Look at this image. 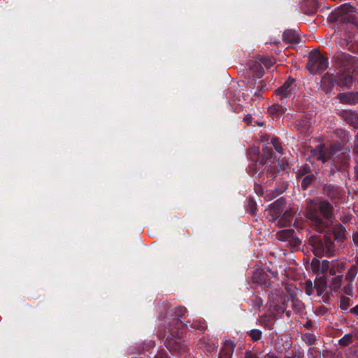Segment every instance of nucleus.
<instances>
[{"mask_svg": "<svg viewBox=\"0 0 358 358\" xmlns=\"http://www.w3.org/2000/svg\"><path fill=\"white\" fill-rule=\"evenodd\" d=\"M185 326H187V324H185ZM185 327V324H184ZM185 331V327L183 328V332Z\"/></svg>", "mask_w": 358, "mask_h": 358, "instance_id": "69168bd1", "label": "nucleus"}, {"mask_svg": "<svg viewBox=\"0 0 358 358\" xmlns=\"http://www.w3.org/2000/svg\"><path fill=\"white\" fill-rule=\"evenodd\" d=\"M256 165H257V164H256V163H255V164H252V166H250V170H252V169H253V167H252V166H256Z\"/></svg>", "mask_w": 358, "mask_h": 358, "instance_id": "680f3d73", "label": "nucleus"}, {"mask_svg": "<svg viewBox=\"0 0 358 358\" xmlns=\"http://www.w3.org/2000/svg\"><path fill=\"white\" fill-rule=\"evenodd\" d=\"M315 287L318 296H322L327 290L326 280L324 278H320L315 281Z\"/></svg>", "mask_w": 358, "mask_h": 358, "instance_id": "aec40b11", "label": "nucleus"}, {"mask_svg": "<svg viewBox=\"0 0 358 358\" xmlns=\"http://www.w3.org/2000/svg\"><path fill=\"white\" fill-rule=\"evenodd\" d=\"M345 229L341 224L334 228V236L336 239H342L345 236Z\"/></svg>", "mask_w": 358, "mask_h": 358, "instance_id": "bb28decb", "label": "nucleus"}, {"mask_svg": "<svg viewBox=\"0 0 358 358\" xmlns=\"http://www.w3.org/2000/svg\"><path fill=\"white\" fill-rule=\"evenodd\" d=\"M345 120L354 127H358V115L351 112H345Z\"/></svg>", "mask_w": 358, "mask_h": 358, "instance_id": "b1692460", "label": "nucleus"}, {"mask_svg": "<svg viewBox=\"0 0 358 358\" xmlns=\"http://www.w3.org/2000/svg\"><path fill=\"white\" fill-rule=\"evenodd\" d=\"M258 60L261 64H263L267 69H270L275 63V59L268 56H262Z\"/></svg>", "mask_w": 358, "mask_h": 358, "instance_id": "393cba45", "label": "nucleus"}, {"mask_svg": "<svg viewBox=\"0 0 358 358\" xmlns=\"http://www.w3.org/2000/svg\"><path fill=\"white\" fill-rule=\"evenodd\" d=\"M343 275H338L332 278L329 285V288L331 291L336 292L341 289L343 284Z\"/></svg>", "mask_w": 358, "mask_h": 358, "instance_id": "412c9836", "label": "nucleus"}, {"mask_svg": "<svg viewBox=\"0 0 358 358\" xmlns=\"http://www.w3.org/2000/svg\"><path fill=\"white\" fill-rule=\"evenodd\" d=\"M350 306V299L348 298L343 297L341 301V308L342 310H347Z\"/></svg>", "mask_w": 358, "mask_h": 358, "instance_id": "58836bf2", "label": "nucleus"}, {"mask_svg": "<svg viewBox=\"0 0 358 358\" xmlns=\"http://www.w3.org/2000/svg\"><path fill=\"white\" fill-rule=\"evenodd\" d=\"M268 140H269V137L267 135H264L261 137L262 141L264 142V141H268Z\"/></svg>", "mask_w": 358, "mask_h": 358, "instance_id": "4d7b16f0", "label": "nucleus"}, {"mask_svg": "<svg viewBox=\"0 0 358 358\" xmlns=\"http://www.w3.org/2000/svg\"><path fill=\"white\" fill-rule=\"evenodd\" d=\"M324 194L335 204L342 202L345 199V191L341 187L332 184H326L323 187Z\"/></svg>", "mask_w": 358, "mask_h": 358, "instance_id": "1a4fd4ad", "label": "nucleus"}, {"mask_svg": "<svg viewBox=\"0 0 358 358\" xmlns=\"http://www.w3.org/2000/svg\"><path fill=\"white\" fill-rule=\"evenodd\" d=\"M352 343V335L350 334H345L339 340V344L342 346H347Z\"/></svg>", "mask_w": 358, "mask_h": 358, "instance_id": "7c9ffc66", "label": "nucleus"}, {"mask_svg": "<svg viewBox=\"0 0 358 358\" xmlns=\"http://www.w3.org/2000/svg\"><path fill=\"white\" fill-rule=\"evenodd\" d=\"M252 301H253V308L255 310H259L260 309L261 306H262V299L255 296H254Z\"/></svg>", "mask_w": 358, "mask_h": 358, "instance_id": "e433bc0d", "label": "nucleus"}, {"mask_svg": "<svg viewBox=\"0 0 358 358\" xmlns=\"http://www.w3.org/2000/svg\"><path fill=\"white\" fill-rule=\"evenodd\" d=\"M271 143L273 145V146L274 147L276 152H278V153H280V154L283 153L282 146L277 138H273L271 139Z\"/></svg>", "mask_w": 358, "mask_h": 358, "instance_id": "473e14b6", "label": "nucleus"}, {"mask_svg": "<svg viewBox=\"0 0 358 358\" xmlns=\"http://www.w3.org/2000/svg\"><path fill=\"white\" fill-rule=\"evenodd\" d=\"M355 8L348 3H344L338 7L336 10V15L338 18H340L341 20H343V16L349 13L353 12Z\"/></svg>", "mask_w": 358, "mask_h": 358, "instance_id": "6ab92c4d", "label": "nucleus"}, {"mask_svg": "<svg viewBox=\"0 0 358 358\" xmlns=\"http://www.w3.org/2000/svg\"><path fill=\"white\" fill-rule=\"evenodd\" d=\"M250 73L255 78H260L264 74V71L258 59L250 60L248 62Z\"/></svg>", "mask_w": 358, "mask_h": 358, "instance_id": "ddd939ff", "label": "nucleus"}, {"mask_svg": "<svg viewBox=\"0 0 358 358\" xmlns=\"http://www.w3.org/2000/svg\"><path fill=\"white\" fill-rule=\"evenodd\" d=\"M310 241L316 256H331L335 251L334 242L327 234L313 236Z\"/></svg>", "mask_w": 358, "mask_h": 358, "instance_id": "7ed1b4c3", "label": "nucleus"}, {"mask_svg": "<svg viewBox=\"0 0 358 358\" xmlns=\"http://www.w3.org/2000/svg\"><path fill=\"white\" fill-rule=\"evenodd\" d=\"M261 189H262V187L260 186L257 185H256L255 187V191H256V192L257 194L262 193Z\"/></svg>", "mask_w": 358, "mask_h": 358, "instance_id": "6e6d98bb", "label": "nucleus"}, {"mask_svg": "<svg viewBox=\"0 0 358 358\" xmlns=\"http://www.w3.org/2000/svg\"><path fill=\"white\" fill-rule=\"evenodd\" d=\"M234 350V343L231 341H225L220 352L219 358H231Z\"/></svg>", "mask_w": 358, "mask_h": 358, "instance_id": "dca6fc26", "label": "nucleus"}, {"mask_svg": "<svg viewBox=\"0 0 358 358\" xmlns=\"http://www.w3.org/2000/svg\"><path fill=\"white\" fill-rule=\"evenodd\" d=\"M285 104L286 103L275 101V103L268 108V112L272 115H282L286 110Z\"/></svg>", "mask_w": 358, "mask_h": 358, "instance_id": "f3484780", "label": "nucleus"}, {"mask_svg": "<svg viewBox=\"0 0 358 358\" xmlns=\"http://www.w3.org/2000/svg\"><path fill=\"white\" fill-rule=\"evenodd\" d=\"M336 133L338 134H341V135H343V139H342V143H345L346 142L348 141V134L345 131H343V130H337L336 131Z\"/></svg>", "mask_w": 358, "mask_h": 358, "instance_id": "37998d69", "label": "nucleus"}, {"mask_svg": "<svg viewBox=\"0 0 358 358\" xmlns=\"http://www.w3.org/2000/svg\"><path fill=\"white\" fill-rule=\"evenodd\" d=\"M357 165L355 166V172L357 177H358V159H356Z\"/></svg>", "mask_w": 358, "mask_h": 358, "instance_id": "13d9d810", "label": "nucleus"}, {"mask_svg": "<svg viewBox=\"0 0 358 358\" xmlns=\"http://www.w3.org/2000/svg\"><path fill=\"white\" fill-rule=\"evenodd\" d=\"M262 318L264 322H266L268 324H272L276 318V315L275 313L272 312L268 315H264Z\"/></svg>", "mask_w": 358, "mask_h": 358, "instance_id": "72a5a7b5", "label": "nucleus"}, {"mask_svg": "<svg viewBox=\"0 0 358 358\" xmlns=\"http://www.w3.org/2000/svg\"><path fill=\"white\" fill-rule=\"evenodd\" d=\"M257 124L259 126H262V125H263V122H257Z\"/></svg>", "mask_w": 358, "mask_h": 358, "instance_id": "e2e57ef3", "label": "nucleus"}, {"mask_svg": "<svg viewBox=\"0 0 358 358\" xmlns=\"http://www.w3.org/2000/svg\"><path fill=\"white\" fill-rule=\"evenodd\" d=\"M268 174H271V177H273V176H274V174H273V173H272L271 172H269V173H268Z\"/></svg>", "mask_w": 358, "mask_h": 358, "instance_id": "0e129e2a", "label": "nucleus"}, {"mask_svg": "<svg viewBox=\"0 0 358 358\" xmlns=\"http://www.w3.org/2000/svg\"><path fill=\"white\" fill-rule=\"evenodd\" d=\"M295 212L292 209L287 210L283 215L278 217L275 220L277 221V225L280 227H285L289 226L292 222V217Z\"/></svg>", "mask_w": 358, "mask_h": 358, "instance_id": "2eb2a0df", "label": "nucleus"}, {"mask_svg": "<svg viewBox=\"0 0 358 358\" xmlns=\"http://www.w3.org/2000/svg\"><path fill=\"white\" fill-rule=\"evenodd\" d=\"M310 326H311L310 324H309V323L307 324V327H310Z\"/></svg>", "mask_w": 358, "mask_h": 358, "instance_id": "338daca9", "label": "nucleus"}, {"mask_svg": "<svg viewBox=\"0 0 358 358\" xmlns=\"http://www.w3.org/2000/svg\"><path fill=\"white\" fill-rule=\"evenodd\" d=\"M245 358H259V357L256 354L251 352L250 351H247L245 353Z\"/></svg>", "mask_w": 358, "mask_h": 358, "instance_id": "49530a36", "label": "nucleus"}, {"mask_svg": "<svg viewBox=\"0 0 358 358\" xmlns=\"http://www.w3.org/2000/svg\"><path fill=\"white\" fill-rule=\"evenodd\" d=\"M285 306L284 304H282V306H275L274 307V313L276 315L282 314L285 312Z\"/></svg>", "mask_w": 358, "mask_h": 358, "instance_id": "a19ab883", "label": "nucleus"}, {"mask_svg": "<svg viewBox=\"0 0 358 358\" xmlns=\"http://www.w3.org/2000/svg\"><path fill=\"white\" fill-rule=\"evenodd\" d=\"M311 126L310 118L303 115L295 124V129L300 133L306 134L309 132Z\"/></svg>", "mask_w": 358, "mask_h": 358, "instance_id": "4468645a", "label": "nucleus"}, {"mask_svg": "<svg viewBox=\"0 0 358 358\" xmlns=\"http://www.w3.org/2000/svg\"><path fill=\"white\" fill-rule=\"evenodd\" d=\"M192 327L196 329L203 330L206 328V324L202 321H195L192 323Z\"/></svg>", "mask_w": 358, "mask_h": 358, "instance_id": "4c0bfd02", "label": "nucleus"}, {"mask_svg": "<svg viewBox=\"0 0 358 358\" xmlns=\"http://www.w3.org/2000/svg\"><path fill=\"white\" fill-rule=\"evenodd\" d=\"M282 192V190H275V193H273L272 196H269V194L270 192H266V198L268 199V200H271L273 198L278 196L280 194H281Z\"/></svg>", "mask_w": 358, "mask_h": 358, "instance_id": "c03bdc74", "label": "nucleus"}, {"mask_svg": "<svg viewBox=\"0 0 358 358\" xmlns=\"http://www.w3.org/2000/svg\"><path fill=\"white\" fill-rule=\"evenodd\" d=\"M358 273L357 266L352 265L345 275V280L348 282H352Z\"/></svg>", "mask_w": 358, "mask_h": 358, "instance_id": "4be33fe9", "label": "nucleus"}, {"mask_svg": "<svg viewBox=\"0 0 358 358\" xmlns=\"http://www.w3.org/2000/svg\"><path fill=\"white\" fill-rule=\"evenodd\" d=\"M262 152H263V155L266 158L268 159V158L271 157L273 152H272V149L271 148L266 147L262 149Z\"/></svg>", "mask_w": 358, "mask_h": 358, "instance_id": "79ce46f5", "label": "nucleus"}, {"mask_svg": "<svg viewBox=\"0 0 358 358\" xmlns=\"http://www.w3.org/2000/svg\"><path fill=\"white\" fill-rule=\"evenodd\" d=\"M343 291L346 295L352 296L353 295L352 282H348L343 287Z\"/></svg>", "mask_w": 358, "mask_h": 358, "instance_id": "c9c22d12", "label": "nucleus"}, {"mask_svg": "<svg viewBox=\"0 0 358 358\" xmlns=\"http://www.w3.org/2000/svg\"><path fill=\"white\" fill-rule=\"evenodd\" d=\"M334 59L341 71H355L358 66V58L345 52H337Z\"/></svg>", "mask_w": 358, "mask_h": 358, "instance_id": "423d86ee", "label": "nucleus"}, {"mask_svg": "<svg viewBox=\"0 0 358 358\" xmlns=\"http://www.w3.org/2000/svg\"><path fill=\"white\" fill-rule=\"evenodd\" d=\"M155 358H169L166 353L164 352H158Z\"/></svg>", "mask_w": 358, "mask_h": 358, "instance_id": "09e8293b", "label": "nucleus"}, {"mask_svg": "<svg viewBox=\"0 0 358 358\" xmlns=\"http://www.w3.org/2000/svg\"><path fill=\"white\" fill-rule=\"evenodd\" d=\"M328 59L317 50L311 51L309 54L306 67L311 73L324 71L328 67Z\"/></svg>", "mask_w": 358, "mask_h": 358, "instance_id": "20e7f679", "label": "nucleus"}, {"mask_svg": "<svg viewBox=\"0 0 358 358\" xmlns=\"http://www.w3.org/2000/svg\"><path fill=\"white\" fill-rule=\"evenodd\" d=\"M248 211L252 215H255L257 211V205L253 199L249 198L248 202Z\"/></svg>", "mask_w": 358, "mask_h": 358, "instance_id": "2f4dec72", "label": "nucleus"}, {"mask_svg": "<svg viewBox=\"0 0 358 358\" xmlns=\"http://www.w3.org/2000/svg\"><path fill=\"white\" fill-rule=\"evenodd\" d=\"M243 121L248 124H250L252 121V115L249 114L245 115V117L243 118Z\"/></svg>", "mask_w": 358, "mask_h": 358, "instance_id": "8fccbe9b", "label": "nucleus"}, {"mask_svg": "<svg viewBox=\"0 0 358 358\" xmlns=\"http://www.w3.org/2000/svg\"><path fill=\"white\" fill-rule=\"evenodd\" d=\"M346 267L345 261L323 260L321 264V271L323 273H329L331 275H341Z\"/></svg>", "mask_w": 358, "mask_h": 358, "instance_id": "6e6552de", "label": "nucleus"}, {"mask_svg": "<svg viewBox=\"0 0 358 358\" xmlns=\"http://www.w3.org/2000/svg\"><path fill=\"white\" fill-rule=\"evenodd\" d=\"M155 342L154 341H150L149 343H148V347L149 348H152L155 346Z\"/></svg>", "mask_w": 358, "mask_h": 358, "instance_id": "bf43d9fd", "label": "nucleus"}, {"mask_svg": "<svg viewBox=\"0 0 358 358\" xmlns=\"http://www.w3.org/2000/svg\"><path fill=\"white\" fill-rule=\"evenodd\" d=\"M353 152L358 155V134L355 138Z\"/></svg>", "mask_w": 358, "mask_h": 358, "instance_id": "a18cd8bd", "label": "nucleus"}, {"mask_svg": "<svg viewBox=\"0 0 358 358\" xmlns=\"http://www.w3.org/2000/svg\"><path fill=\"white\" fill-rule=\"evenodd\" d=\"M334 215V208L327 200L314 199L307 201L306 217L310 225L319 231L327 227Z\"/></svg>", "mask_w": 358, "mask_h": 358, "instance_id": "f03ea898", "label": "nucleus"}, {"mask_svg": "<svg viewBox=\"0 0 358 358\" xmlns=\"http://www.w3.org/2000/svg\"><path fill=\"white\" fill-rule=\"evenodd\" d=\"M343 71V73H339L336 76V83L338 86L342 87L350 88L353 82L354 79L352 76L351 75L350 71Z\"/></svg>", "mask_w": 358, "mask_h": 358, "instance_id": "9b49d317", "label": "nucleus"}, {"mask_svg": "<svg viewBox=\"0 0 358 358\" xmlns=\"http://www.w3.org/2000/svg\"><path fill=\"white\" fill-rule=\"evenodd\" d=\"M352 239L356 245H358V231L355 232L352 236Z\"/></svg>", "mask_w": 358, "mask_h": 358, "instance_id": "603ef678", "label": "nucleus"}, {"mask_svg": "<svg viewBox=\"0 0 358 358\" xmlns=\"http://www.w3.org/2000/svg\"><path fill=\"white\" fill-rule=\"evenodd\" d=\"M167 303H163L162 308L165 310V314L162 312L159 314V318L164 322L162 324L164 331H159L158 336L160 338L166 337V346L167 349L172 352L182 354L186 352L187 345L183 338L184 324L182 320L185 317L187 310L184 306H178L168 310L166 309Z\"/></svg>", "mask_w": 358, "mask_h": 358, "instance_id": "f257e3e1", "label": "nucleus"}, {"mask_svg": "<svg viewBox=\"0 0 358 358\" xmlns=\"http://www.w3.org/2000/svg\"><path fill=\"white\" fill-rule=\"evenodd\" d=\"M283 41L287 43H299V36L296 31L288 29L285 31L282 35Z\"/></svg>", "mask_w": 358, "mask_h": 358, "instance_id": "a211bd4d", "label": "nucleus"}, {"mask_svg": "<svg viewBox=\"0 0 358 358\" xmlns=\"http://www.w3.org/2000/svg\"><path fill=\"white\" fill-rule=\"evenodd\" d=\"M294 233L293 229H283L276 234V237L280 241H286L293 236Z\"/></svg>", "mask_w": 358, "mask_h": 358, "instance_id": "5701e85b", "label": "nucleus"}, {"mask_svg": "<svg viewBox=\"0 0 358 358\" xmlns=\"http://www.w3.org/2000/svg\"><path fill=\"white\" fill-rule=\"evenodd\" d=\"M340 150L339 146L337 145H331L326 147L322 144H320L313 150V155L317 160L325 163Z\"/></svg>", "mask_w": 358, "mask_h": 358, "instance_id": "0eeeda50", "label": "nucleus"}, {"mask_svg": "<svg viewBox=\"0 0 358 358\" xmlns=\"http://www.w3.org/2000/svg\"><path fill=\"white\" fill-rule=\"evenodd\" d=\"M303 289H304L306 294L308 296H311L314 292L315 286H313V282L310 280H306L303 284Z\"/></svg>", "mask_w": 358, "mask_h": 358, "instance_id": "cd10ccee", "label": "nucleus"}, {"mask_svg": "<svg viewBox=\"0 0 358 358\" xmlns=\"http://www.w3.org/2000/svg\"><path fill=\"white\" fill-rule=\"evenodd\" d=\"M285 204V199L283 197L279 198L271 204L268 212L269 215L271 216V221L275 222L278 219Z\"/></svg>", "mask_w": 358, "mask_h": 358, "instance_id": "9d476101", "label": "nucleus"}, {"mask_svg": "<svg viewBox=\"0 0 358 358\" xmlns=\"http://www.w3.org/2000/svg\"><path fill=\"white\" fill-rule=\"evenodd\" d=\"M262 92L261 90H258V89H257V91H255L253 94H254V95H255V96H257V97H259V96H261V95H262Z\"/></svg>", "mask_w": 358, "mask_h": 358, "instance_id": "5fc2aeb1", "label": "nucleus"}, {"mask_svg": "<svg viewBox=\"0 0 358 358\" xmlns=\"http://www.w3.org/2000/svg\"><path fill=\"white\" fill-rule=\"evenodd\" d=\"M296 88L295 80L289 78L282 86L276 89L273 97L275 101L287 103V100L294 94Z\"/></svg>", "mask_w": 358, "mask_h": 358, "instance_id": "39448f33", "label": "nucleus"}, {"mask_svg": "<svg viewBox=\"0 0 358 358\" xmlns=\"http://www.w3.org/2000/svg\"><path fill=\"white\" fill-rule=\"evenodd\" d=\"M309 171V168L307 166L301 167L297 171V176L302 177Z\"/></svg>", "mask_w": 358, "mask_h": 358, "instance_id": "ea45409f", "label": "nucleus"}, {"mask_svg": "<svg viewBox=\"0 0 358 358\" xmlns=\"http://www.w3.org/2000/svg\"><path fill=\"white\" fill-rule=\"evenodd\" d=\"M314 176L313 175H308L306 176L301 182V187L303 189H306L308 185L313 180Z\"/></svg>", "mask_w": 358, "mask_h": 358, "instance_id": "f704fd0d", "label": "nucleus"}, {"mask_svg": "<svg viewBox=\"0 0 358 358\" xmlns=\"http://www.w3.org/2000/svg\"><path fill=\"white\" fill-rule=\"evenodd\" d=\"M264 358H278L274 352H268L266 354L264 357Z\"/></svg>", "mask_w": 358, "mask_h": 358, "instance_id": "3c124183", "label": "nucleus"}, {"mask_svg": "<svg viewBox=\"0 0 358 358\" xmlns=\"http://www.w3.org/2000/svg\"><path fill=\"white\" fill-rule=\"evenodd\" d=\"M253 341H257L262 338V332L259 329H252L247 332Z\"/></svg>", "mask_w": 358, "mask_h": 358, "instance_id": "c756f323", "label": "nucleus"}, {"mask_svg": "<svg viewBox=\"0 0 358 358\" xmlns=\"http://www.w3.org/2000/svg\"><path fill=\"white\" fill-rule=\"evenodd\" d=\"M334 83H336V77L333 75H325L322 78V85L324 86L327 85L329 87H332L334 86Z\"/></svg>", "mask_w": 358, "mask_h": 358, "instance_id": "a878e982", "label": "nucleus"}, {"mask_svg": "<svg viewBox=\"0 0 358 358\" xmlns=\"http://www.w3.org/2000/svg\"><path fill=\"white\" fill-rule=\"evenodd\" d=\"M266 85L265 81L264 80H262L259 83V85H258L257 89L261 90L262 92H263V90L266 88Z\"/></svg>", "mask_w": 358, "mask_h": 358, "instance_id": "de8ad7c7", "label": "nucleus"}, {"mask_svg": "<svg viewBox=\"0 0 358 358\" xmlns=\"http://www.w3.org/2000/svg\"><path fill=\"white\" fill-rule=\"evenodd\" d=\"M301 339L308 345H313L316 341L315 336L312 333L302 334Z\"/></svg>", "mask_w": 358, "mask_h": 358, "instance_id": "c85d7f7f", "label": "nucleus"}, {"mask_svg": "<svg viewBox=\"0 0 358 358\" xmlns=\"http://www.w3.org/2000/svg\"><path fill=\"white\" fill-rule=\"evenodd\" d=\"M337 99L341 103L354 105L358 103V92L339 93Z\"/></svg>", "mask_w": 358, "mask_h": 358, "instance_id": "f8f14e48", "label": "nucleus"}, {"mask_svg": "<svg viewBox=\"0 0 358 358\" xmlns=\"http://www.w3.org/2000/svg\"><path fill=\"white\" fill-rule=\"evenodd\" d=\"M353 266H357L358 269V257L355 258V264H353Z\"/></svg>", "mask_w": 358, "mask_h": 358, "instance_id": "052dcab7", "label": "nucleus"}, {"mask_svg": "<svg viewBox=\"0 0 358 358\" xmlns=\"http://www.w3.org/2000/svg\"><path fill=\"white\" fill-rule=\"evenodd\" d=\"M350 312L351 313H353L355 315H358V305H357L355 307L350 309Z\"/></svg>", "mask_w": 358, "mask_h": 358, "instance_id": "864d4df0", "label": "nucleus"}]
</instances>
